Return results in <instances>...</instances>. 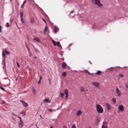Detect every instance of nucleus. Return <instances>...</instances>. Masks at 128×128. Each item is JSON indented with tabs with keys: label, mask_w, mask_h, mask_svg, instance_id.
I'll list each match as a JSON object with an SVG mask.
<instances>
[{
	"label": "nucleus",
	"mask_w": 128,
	"mask_h": 128,
	"mask_svg": "<svg viewBox=\"0 0 128 128\" xmlns=\"http://www.w3.org/2000/svg\"><path fill=\"white\" fill-rule=\"evenodd\" d=\"M96 110L98 114H102L104 112V108L100 104H96Z\"/></svg>",
	"instance_id": "nucleus-1"
},
{
	"label": "nucleus",
	"mask_w": 128,
	"mask_h": 128,
	"mask_svg": "<svg viewBox=\"0 0 128 128\" xmlns=\"http://www.w3.org/2000/svg\"><path fill=\"white\" fill-rule=\"evenodd\" d=\"M93 2L96 6H100V8L102 6V4L100 2V0H94Z\"/></svg>",
	"instance_id": "nucleus-2"
},
{
	"label": "nucleus",
	"mask_w": 128,
	"mask_h": 128,
	"mask_svg": "<svg viewBox=\"0 0 128 128\" xmlns=\"http://www.w3.org/2000/svg\"><path fill=\"white\" fill-rule=\"evenodd\" d=\"M20 20L22 24H24V12H20Z\"/></svg>",
	"instance_id": "nucleus-3"
},
{
	"label": "nucleus",
	"mask_w": 128,
	"mask_h": 128,
	"mask_svg": "<svg viewBox=\"0 0 128 128\" xmlns=\"http://www.w3.org/2000/svg\"><path fill=\"white\" fill-rule=\"evenodd\" d=\"M118 108L120 112H124V106L122 104H120L118 106Z\"/></svg>",
	"instance_id": "nucleus-4"
},
{
	"label": "nucleus",
	"mask_w": 128,
	"mask_h": 128,
	"mask_svg": "<svg viewBox=\"0 0 128 128\" xmlns=\"http://www.w3.org/2000/svg\"><path fill=\"white\" fill-rule=\"evenodd\" d=\"M20 102H22V106H24V108H28V103L24 101L20 100Z\"/></svg>",
	"instance_id": "nucleus-5"
},
{
	"label": "nucleus",
	"mask_w": 128,
	"mask_h": 128,
	"mask_svg": "<svg viewBox=\"0 0 128 128\" xmlns=\"http://www.w3.org/2000/svg\"><path fill=\"white\" fill-rule=\"evenodd\" d=\"M116 94H118V96L119 97L122 96L120 92V89H118V88H116Z\"/></svg>",
	"instance_id": "nucleus-6"
},
{
	"label": "nucleus",
	"mask_w": 128,
	"mask_h": 128,
	"mask_svg": "<svg viewBox=\"0 0 128 128\" xmlns=\"http://www.w3.org/2000/svg\"><path fill=\"white\" fill-rule=\"evenodd\" d=\"M18 126L20 128H22V126H24V121H22V120H20V121L18 122Z\"/></svg>",
	"instance_id": "nucleus-7"
},
{
	"label": "nucleus",
	"mask_w": 128,
	"mask_h": 128,
	"mask_svg": "<svg viewBox=\"0 0 128 128\" xmlns=\"http://www.w3.org/2000/svg\"><path fill=\"white\" fill-rule=\"evenodd\" d=\"M92 84L94 86H96V88H98V86H100V83L98 82H92Z\"/></svg>",
	"instance_id": "nucleus-8"
},
{
	"label": "nucleus",
	"mask_w": 128,
	"mask_h": 128,
	"mask_svg": "<svg viewBox=\"0 0 128 128\" xmlns=\"http://www.w3.org/2000/svg\"><path fill=\"white\" fill-rule=\"evenodd\" d=\"M82 111L79 110L76 112V116H82Z\"/></svg>",
	"instance_id": "nucleus-9"
},
{
	"label": "nucleus",
	"mask_w": 128,
	"mask_h": 128,
	"mask_svg": "<svg viewBox=\"0 0 128 128\" xmlns=\"http://www.w3.org/2000/svg\"><path fill=\"white\" fill-rule=\"evenodd\" d=\"M106 106L108 110H111L110 106V104H108V103L106 104Z\"/></svg>",
	"instance_id": "nucleus-10"
},
{
	"label": "nucleus",
	"mask_w": 128,
	"mask_h": 128,
	"mask_svg": "<svg viewBox=\"0 0 128 128\" xmlns=\"http://www.w3.org/2000/svg\"><path fill=\"white\" fill-rule=\"evenodd\" d=\"M64 94H66V96H68V89L64 90Z\"/></svg>",
	"instance_id": "nucleus-11"
},
{
	"label": "nucleus",
	"mask_w": 128,
	"mask_h": 128,
	"mask_svg": "<svg viewBox=\"0 0 128 128\" xmlns=\"http://www.w3.org/2000/svg\"><path fill=\"white\" fill-rule=\"evenodd\" d=\"M66 68V64L65 62H63L62 64V68L64 69Z\"/></svg>",
	"instance_id": "nucleus-12"
},
{
	"label": "nucleus",
	"mask_w": 128,
	"mask_h": 128,
	"mask_svg": "<svg viewBox=\"0 0 128 128\" xmlns=\"http://www.w3.org/2000/svg\"><path fill=\"white\" fill-rule=\"evenodd\" d=\"M32 93L34 94V95L36 94V89L34 88H32Z\"/></svg>",
	"instance_id": "nucleus-13"
},
{
	"label": "nucleus",
	"mask_w": 128,
	"mask_h": 128,
	"mask_svg": "<svg viewBox=\"0 0 128 128\" xmlns=\"http://www.w3.org/2000/svg\"><path fill=\"white\" fill-rule=\"evenodd\" d=\"M96 76H100L102 74V71L100 70H98L96 73Z\"/></svg>",
	"instance_id": "nucleus-14"
},
{
	"label": "nucleus",
	"mask_w": 128,
	"mask_h": 128,
	"mask_svg": "<svg viewBox=\"0 0 128 128\" xmlns=\"http://www.w3.org/2000/svg\"><path fill=\"white\" fill-rule=\"evenodd\" d=\"M30 22L31 24H34V18H32L30 20Z\"/></svg>",
	"instance_id": "nucleus-15"
},
{
	"label": "nucleus",
	"mask_w": 128,
	"mask_h": 128,
	"mask_svg": "<svg viewBox=\"0 0 128 128\" xmlns=\"http://www.w3.org/2000/svg\"><path fill=\"white\" fill-rule=\"evenodd\" d=\"M44 102L46 104H50V100H48V98L44 99Z\"/></svg>",
	"instance_id": "nucleus-16"
},
{
	"label": "nucleus",
	"mask_w": 128,
	"mask_h": 128,
	"mask_svg": "<svg viewBox=\"0 0 128 128\" xmlns=\"http://www.w3.org/2000/svg\"><path fill=\"white\" fill-rule=\"evenodd\" d=\"M58 26H54V30L53 31L54 32L55 34H56V32H58Z\"/></svg>",
	"instance_id": "nucleus-17"
},
{
	"label": "nucleus",
	"mask_w": 128,
	"mask_h": 128,
	"mask_svg": "<svg viewBox=\"0 0 128 128\" xmlns=\"http://www.w3.org/2000/svg\"><path fill=\"white\" fill-rule=\"evenodd\" d=\"M34 40H36V42H40V40L38 38H34Z\"/></svg>",
	"instance_id": "nucleus-18"
},
{
	"label": "nucleus",
	"mask_w": 128,
	"mask_h": 128,
	"mask_svg": "<svg viewBox=\"0 0 128 128\" xmlns=\"http://www.w3.org/2000/svg\"><path fill=\"white\" fill-rule=\"evenodd\" d=\"M2 56L4 58H6V54H4V50L2 52Z\"/></svg>",
	"instance_id": "nucleus-19"
},
{
	"label": "nucleus",
	"mask_w": 128,
	"mask_h": 128,
	"mask_svg": "<svg viewBox=\"0 0 128 128\" xmlns=\"http://www.w3.org/2000/svg\"><path fill=\"white\" fill-rule=\"evenodd\" d=\"M52 42L54 46H56L57 44H56V40H52Z\"/></svg>",
	"instance_id": "nucleus-20"
},
{
	"label": "nucleus",
	"mask_w": 128,
	"mask_h": 128,
	"mask_svg": "<svg viewBox=\"0 0 128 128\" xmlns=\"http://www.w3.org/2000/svg\"><path fill=\"white\" fill-rule=\"evenodd\" d=\"M62 76H64V78L66 76V72H64L62 74Z\"/></svg>",
	"instance_id": "nucleus-21"
},
{
	"label": "nucleus",
	"mask_w": 128,
	"mask_h": 128,
	"mask_svg": "<svg viewBox=\"0 0 128 128\" xmlns=\"http://www.w3.org/2000/svg\"><path fill=\"white\" fill-rule=\"evenodd\" d=\"M84 72H86V74H88L89 76H90V72H88V70H84Z\"/></svg>",
	"instance_id": "nucleus-22"
},
{
	"label": "nucleus",
	"mask_w": 128,
	"mask_h": 128,
	"mask_svg": "<svg viewBox=\"0 0 128 128\" xmlns=\"http://www.w3.org/2000/svg\"><path fill=\"white\" fill-rule=\"evenodd\" d=\"M0 90H3V92H6V89H4V87L0 86Z\"/></svg>",
	"instance_id": "nucleus-23"
},
{
	"label": "nucleus",
	"mask_w": 128,
	"mask_h": 128,
	"mask_svg": "<svg viewBox=\"0 0 128 128\" xmlns=\"http://www.w3.org/2000/svg\"><path fill=\"white\" fill-rule=\"evenodd\" d=\"M112 102H113L114 104H116V100L115 98H112Z\"/></svg>",
	"instance_id": "nucleus-24"
},
{
	"label": "nucleus",
	"mask_w": 128,
	"mask_h": 128,
	"mask_svg": "<svg viewBox=\"0 0 128 128\" xmlns=\"http://www.w3.org/2000/svg\"><path fill=\"white\" fill-rule=\"evenodd\" d=\"M57 46H59V48H62V45L60 44V42H57Z\"/></svg>",
	"instance_id": "nucleus-25"
},
{
	"label": "nucleus",
	"mask_w": 128,
	"mask_h": 128,
	"mask_svg": "<svg viewBox=\"0 0 128 128\" xmlns=\"http://www.w3.org/2000/svg\"><path fill=\"white\" fill-rule=\"evenodd\" d=\"M44 32H48V26H46L45 27V28L44 30Z\"/></svg>",
	"instance_id": "nucleus-26"
},
{
	"label": "nucleus",
	"mask_w": 128,
	"mask_h": 128,
	"mask_svg": "<svg viewBox=\"0 0 128 128\" xmlns=\"http://www.w3.org/2000/svg\"><path fill=\"white\" fill-rule=\"evenodd\" d=\"M4 52H6V54L10 56V52L6 51V50H4Z\"/></svg>",
	"instance_id": "nucleus-27"
},
{
	"label": "nucleus",
	"mask_w": 128,
	"mask_h": 128,
	"mask_svg": "<svg viewBox=\"0 0 128 128\" xmlns=\"http://www.w3.org/2000/svg\"><path fill=\"white\" fill-rule=\"evenodd\" d=\"M80 91L82 92H84V87H81Z\"/></svg>",
	"instance_id": "nucleus-28"
},
{
	"label": "nucleus",
	"mask_w": 128,
	"mask_h": 128,
	"mask_svg": "<svg viewBox=\"0 0 128 128\" xmlns=\"http://www.w3.org/2000/svg\"><path fill=\"white\" fill-rule=\"evenodd\" d=\"M108 124V122L104 121V122H103V124H102V126H104V124Z\"/></svg>",
	"instance_id": "nucleus-29"
},
{
	"label": "nucleus",
	"mask_w": 128,
	"mask_h": 128,
	"mask_svg": "<svg viewBox=\"0 0 128 128\" xmlns=\"http://www.w3.org/2000/svg\"><path fill=\"white\" fill-rule=\"evenodd\" d=\"M16 64L18 68H20V63H18V62H16Z\"/></svg>",
	"instance_id": "nucleus-30"
},
{
	"label": "nucleus",
	"mask_w": 128,
	"mask_h": 128,
	"mask_svg": "<svg viewBox=\"0 0 128 128\" xmlns=\"http://www.w3.org/2000/svg\"><path fill=\"white\" fill-rule=\"evenodd\" d=\"M60 96L61 98H64V93H60Z\"/></svg>",
	"instance_id": "nucleus-31"
},
{
	"label": "nucleus",
	"mask_w": 128,
	"mask_h": 128,
	"mask_svg": "<svg viewBox=\"0 0 128 128\" xmlns=\"http://www.w3.org/2000/svg\"><path fill=\"white\" fill-rule=\"evenodd\" d=\"M27 50H28V52L30 53V47L28 48Z\"/></svg>",
	"instance_id": "nucleus-32"
},
{
	"label": "nucleus",
	"mask_w": 128,
	"mask_h": 128,
	"mask_svg": "<svg viewBox=\"0 0 128 128\" xmlns=\"http://www.w3.org/2000/svg\"><path fill=\"white\" fill-rule=\"evenodd\" d=\"M10 26H9V24L8 22H7L6 23V28H8Z\"/></svg>",
	"instance_id": "nucleus-33"
},
{
	"label": "nucleus",
	"mask_w": 128,
	"mask_h": 128,
	"mask_svg": "<svg viewBox=\"0 0 128 128\" xmlns=\"http://www.w3.org/2000/svg\"><path fill=\"white\" fill-rule=\"evenodd\" d=\"M24 6V4H23L21 6V8H23Z\"/></svg>",
	"instance_id": "nucleus-34"
},
{
	"label": "nucleus",
	"mask_w": 128,
	"mask_h": 128,
	"mask_svg": "<svg viewBox=\"0 0 128 128\" xmlns=\"http://www.w3.org/2000/svg\"><path fill=\"white\" fill-rule=\"evenodd\" d=\"M120 78H124V75L122 74H120Z\"/></svg>",
	"instance_id": "nucleus-35"
},
{
	"label": "nucleus",
	"mask_w": 128,
	"mask_h": 128,
	"mask_svg": "<svg viewBox=\"0 0 128 128\" xmlns=\"http://www.w3.org/2000/svg\"><path fill=\"white\" fill-rule=\"evenodd\" d=\"M32 52H30V53L29 52V56H32Z\"/></svg>",
	"instance_id": "nucleus-36"
},
{
	"label": "nucleus",
	"mask_w": 128,
	"mask_h": 128,
	"mask_svg": "<svg viewBox=\"0 0 128 128\" xmlns=\"http://www.w3.org/2000/svg\"><path fill=\"white\" fill-rule=\"evenodd\" d=\"M40 80H42V76H40Z\"/></svg>",
	"instance_id": "nucleus-37"
},
{
	"label": "nucleus",
	"mask_w": 128,
	"mask_h": 128,
	"mask_svg": "<svg viewBox=\"0 0 128 128\" xmlns=\"http://www.w3.org/2000/svg\"><path fill=\"white\" fill-rule=\"evenodd\" d=\"M72 128H76V125H73Z\"/></svg>",
	"instance_id": "nucleus-38"
},
{
	"label": "nucleus",
	"mask_w": 128,
	"mask_h": 128,
	"mask_svg": "<svg viewBox=\"0 0 128 128\" xmlns=\"http://www.w3.org/2000/svg\"><path fill=\"white\" fill-rule=\"evenodd\" d=\"M68 95H66L65 100H68Z\"/></svg>",
	"instance_id": "nucleus-39"
},
{
	"label": "nucleus",
	"mask_w": 128,
	"mask_h": 128,
	"mask_svg": "<svg viewBox=\"0 0 128 128\" xmlns=\"http://www.w3.org/2000/svg\"><path fill=\"white\" fill-rule=\"evenodd\" d=\"M102 128H106V126L102 125Z\"/></svg>",
	"instance_id": "nucleus-40"
},
{
	"label": "nucleus",
	"mask_w": 128,
	"mask_h": 128,
	"mask_svg": "<svg viewBox=\"0 0 128 128\" xmlns=\"http://www.w3.org/2000/svg\"><path fill=\"white\" fill-rule=\"evenodd\" d=\"M0 32H2V26H0Z\"/></svg>",
	"instance_id": "nucleus-41"
},
{
	"label": "nucleus",
	"mask_w": 128,
	"mask_h": 128,
	"mask_svg": "<svg viewBox=\"0 0 128 128\" xmlns=\"http://www.w3.org/2000/svg\"><path fill=\"white\" fill-rule=\"evenodd\" d=\"M18 118H20V120H22V117L18 116Z\"/></svg>",
	"instance_id": "nucleus-42"
},
{
	"label": "nucleus",
	"mask_w": 128,
	"mask_h": 128,
	"mask_svg": "<svg viewBox=\"0 0 128 128\" xmlns=\"http://www.w3.org/2000/svg\"><path fill=\"white\" fill-rule=\"evenodd\" d=\"M42 20L44 22L46 23V20H44V19H42Z\"/></svg>",
	"instance_id": "nucleus-43"
},
{
	"label": "nucleus",
	"mask_w": 128,
	"mask_h": 128,
	"mask_svg": "<svg viewBox=\"0 0 128 128\" xmlns=\"http://www.w3.org/2000/svg\"><path fill=\"white\" fill-rule=\"evenodd\" d=\"M40 80H39V81L38 82V84H40Z\"/></svg>",
	"instance_id": "nucleus-44"
},
{
	"label": "nucleus",
	"mask_w": 128,
	"mask_h": 128,
	"mask_svg": "<svg viewBox=\"0 0 128 128\" xmlns=\"http://www.w3.org/2000/svg\"><path fill=\"white\" fill-rule=\"evenodd\" d=\"M26 1H24V2H23V4H26Z\"/></svg>",
	"instance_id": "nucleus-45"
},
{
	"label": "nucleus",
	"mask_w": 128,
	"mask_h": 128,
	"mask_svg": "<svg viewBox=\"0 0 128 128\" xmlns=\"http://www.w3.org/2000/svg\"><path fill=\"white\" fill-rule=\"evenodd\" d=\"M48 110H49L50 112H52V109H48Z\"/></svg>",
	"instance_id": "nucleus-46"
},
{
	"label": "nucleus",
	"mask_w": 128,
	"mask_h": 128,
	"mask_svg": "<svg viewBox=\"0 0 128 128\" xmlns=\"http://www.w3.org/2000/svg\"><path fill=\"white\" fill-rule=\"evenodd\" d=\"M12 114H13V116H16V115L14 114V113H12Z\"/></svg>",
	"instance_id": "nucleus-47"
},
{
	"label": "nucleus",
	"mask_w": 128,
	"mask_h": 128,
	"mask_svg": "<svg viewBox=\"0 0 128 128\" xmlns=\"http://www.w3.org/2000/svg\"><path fill=\"white\" fill-rule=\"evenodd\" d=\"M26 48H29L28 46V44H26Z\"/></svg>",
	"instance_id": "nucleus-48"
},
{
	"label": "nucleus",
	"mask_w": 128,
	"mask_h": 128,
	"mask_svg": "<svg viewBox=\"0 0 128 128\" xmlns=\"http://www.w3.org/2000/svg\"><path fill=\"white\" fill-rule=\"evenodd\" d=\"M71 14H74V10H72V11L71 12Z\"/></svg>",
	"instance_id": "nucleus-49"
},
{
	"label": "nucleus",
	"mask_w": 128,
	"mask_h": 128,
	"mask_svg": "<svg viewBox=\"0 0 128 128\" xmlns=\"http://www.w3.org/2000/svg\"><path fill=\"white\" fill-rule=\"evenodd\" d=\"M126 86L127 88H128V85H126Z\"/></svg>",
	"instance_id": "nucleus-50"
},
{
	"label": "nucleus",
	"mask_w": 128,
	"mask_h": 128,
	"mask_svg": "<svg viewBox=\"0 0 128 128\" xmlns=\"http://www.w3.org/2000/svg\"><path fill=\"white\" fill-rule=\"evenodd\" d=\"M26 116V113L22 115V116Z\"/></svg>",
	"instance_id": "nucleus-51"
},
{
	"label": "nucleus",
	"mask_w": 128,
	"mask_h": 128,
	"mask_svg": "<svg viewBox=\"0 0 128 128\" xmlns=\"http://www.w3.org/2000/svg\"><path fill=\"white\" fill-rule=\"evenodd\" d=\"M2 104H6V102H2Z\"/></svg>",
	"instance_id": "nucleus-52"
},
{
	"label": "nucleus",
	"mask_w": 128,
	"mask_h": 128,
	"mask_svg": "<svg viewBox=\"0 0 128 128\" xmlns=\"http://www.w3.org/2000/svg\"><path fill=\"white\" fill-rule=\"evenodd\" d=\"M63 128H66V126H63Z\"/></svg>",
	"instance_id": "nucleus-53"
},
{
	"label": "nucleus",
	"mask_w": 128,
	"mask_h": 128,
	"mask_svg": "<svg viewBox=\"0 0 128 128\" xmlns=\"http://www.w3.org/2000/svg\"><path fill=\"white\" fill-rule=\"evenodd\" d=\"M50 128H54V127H52V126H50Z\"/></svg>",
	"instance_id": "nucleus-54"
},
{
	"label": "nucleus",
	"mask_w": 128,
	"mask_h": 128,
	"mask_svg": "<svg viewBox=\"0 0 128 128\" xmlns=\"http://www.w3.org/2000/svg\"><path fill=\"white\" fill-rule=\"evenodd\" d=\"M105 128H108V126H105Z\"/></svg>",
	"instance_id": "nucleus-55"
},
{
	"label": "nucleus",
	"mask_w": 128,
	"mask_h": 128,
	"mask_svg": "<svg viewBox=\"0 0 128 128\" xmlns=\"http://www.w3.org/2000/svg\"><path fill=\"white\" fill-rule=\"evenodd\" d=\"M34 58H36V57H34Z\"/></svg>",
	"instance_id": "nucleus-56"
},
{
	"label": "nucleus",
	"mask_w": 128,
	"mask_h": 128,
	"mask_svg": "<svg viewBox=\"0 0 128 128\" xmlns=\"http://www.w3.org/2000/svg\"><path fill=\"white\" fill-rule=\"evenodd\" d=\"M21 114H24V112H22Z\"/></svg>",
	"instance_id": "nucleus-57"
},
{
	"label": "nucleus",
	"mask_w": 128,
	"mask_h": 128,
	"mask_svg": "<svg viewBox=\"0 0 128 128\" xmlns=\"http://www.w3.org/2000/svg\"><path fill=\"white\" fill-rule=\"evenodd\" d=\"M50 82V79H49Z\"/></svg>",
	"instance_id": "nucleus-58"
},
{
	"label": "nucleus",
	"mask_w": 128,
	"mask_h": 128,
	"mask_svg": "<svg viewBox=\"0 0 128 128\" xmlns=\"http://www.w3.org/2000/svg\"><path fill=\"white\" fill-rule=\"evenodd\" d=\"M52 120H54L52 119Z\"/></svg>",
	"instance_id": "nucleus-59"
},
{
	"label": "nucleus",
	"mask_w": 128,
	"mask_h": 128,
	"mask_svg": "<svg viewBox=\"0 0 128 128\" xmlns=\"http://www.w3.org/2000/svg\"><path fill=\"white\" fill-rule=\"evenodd\" d=\"M90 64H92V62H90Z\"/></svg>",
	"instance_id": "nucleus-60"
},
{
	"label": "nucleus",
	"mask_w": 128,
	"mask_h": 128,
	"mask_svg": "<svg viewBox=\"0 0 128 128\" xmlns=\"http://www.w3.org/2000/svg\"><path fill=\"white\" fill-rule=\"evenodd\" d=\"M89 128H92L90 126Z\"/></svg>",
	"instance_id": "nucleus-61"
},
{
	"label": "nucleus",
	"mask_w": 128,
	"mask_h": 128,
	"mask_svg": "<svg viewBox=\"0 0 128 128\" xmlns=\"http://www.w3.org/2000/svg\"><path fill=\"white\" fill-rule=\"evenodd\" d=\"M10 0V2H12V0Z\"/></svg>",
	"instance_id": "nucleus-62"
}]
</instances>
